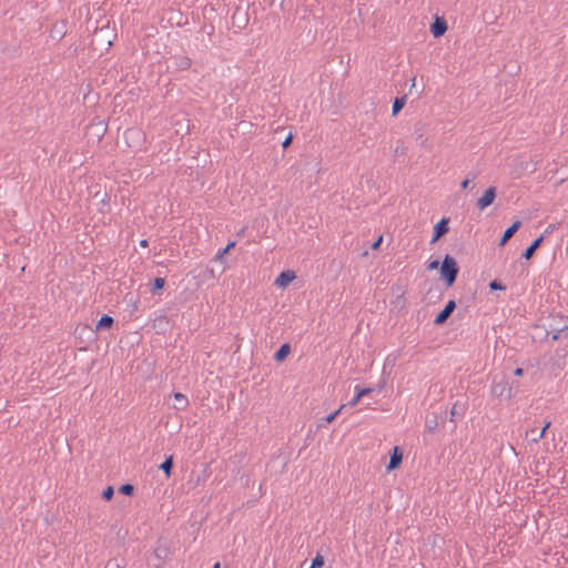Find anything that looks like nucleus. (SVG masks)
Segmentation results:
<instances>
[{
  "label": "nucleus",
  "mask_w": 568,
  "mask_h": 568,
  "mask_svg": "<svg viewBox=\"0 0 568 568\" xmlns=\"http://www.w3.org/2000/svg\"><path fill=\"white\" fill-rule=\"evenodd\" d=\"M458 272L459 267L456 260L452 255L446 254L440 266V278L444 281L447 287L454 285Z\"/></svg>",
  "instance_id": "f257e3e1"
},
{
  "label": "nucleus",
  "mask_w": 568,
  "mask_h": 568,
  "mask_svg": "<svg viewBox=\"0 0 568 568\" xmlns=\"http://www.w3.org/2000/svg\"><path fill=\"white\" fill-rule=\"evenodd\" d=\"M495 197H496V187L495 186L488 187L485 191V193L483 194V196L478 199L477 207L479 210H485L486 207H488L489 205H491L494 203Z\"/></svg>",
  "instance_id": "f03ea898"
},
{
  "label": "nucleus",
  "mask_w": 568,
  "mask_h": 568,
  "mask_svg": "<svg viewBox=\"0 0 568 568\" xmlns=\"http://www.w3.org/2000/svg\"><path fill=\"white\" fill-rule=\"evenodd\" d=\"M455 308H456L455 301L449 300L447 302V304L445 305V307L436 315L434 323L436 325L444 324L447 321V318L452 315V313L455 311Z\"/></svg>",
  "instance_id": "7ed1b4c3"
},
{
  "label": "nucleus",
  "mask_w": 568,
  "mask_h": 568,
  "mask_svg": "<svg viewBox=\"0 0 568 568\" xmlns=\"http://www.w3.org/2000/svg\"><path fill=\"white\" fill-rule=\"evenodd\" d=\"M447 31V22L444 18L436 17L434 22L430 24V32L434 38H439Z\"/></svg>",
  "instance_id": "20e7f679"
},
{
  "label": "nucleus",
  "mask_w": 568,
  "mask_h": 568,
  "mask_svg": "<svg viewBox=\"0 0 568 568\" xmlns=\"http://www.w3.org/2000/svg\"><path fill=\"white\" fill-rule=\"evenodd\" d=\"M448 222L449 220L446 219V217H443L440 221H438L436 223V225L434 226V231H433V236H432V243L436 242L437 240H439L443 235H445L447 232H448Z\"/></svg>",
  "instance_id": "39448f33"
},
{
  "label": "nucleus",
  "mask_w": 568,
  "mask_h": 568,
  "mask_svg": "<svg viewBox=\"0 0 568 568\" xmlns=\"http://www.w3.org/2000/svg\"><path fill=\"white\" fill-rule=\"evenodd\" d=\"M296 275L293 271H283L275 278L274 285L277 287H286L293 280H295Z\"/></svg>",
  "instance_id": "423d86ee"
},
{
  "label": "nucleus",
  "mask_w": 568,
  "mask_h": 568,
  "mask_svg": "<svg viewBox=\"0 0 568 568\" xmlns=\"http://www.w3.org/2000/svg\"><path fill=\"white\" fill-rule=\"evenodd\" d=\"M403 460V452L398 446H395L389 455V463L387 465V470H393L399 467Z\"/></svg>",
  "instance_id": "0eeeda50"
},
{
  "label": "nucleus",
  "mask_w": 568,
  "mask_h": 568,
  "mask_svg": "<svg viewBox=\"0 0 568 568\" xmlns=\"http://www.w3.org/2000/svg\"><path fill=\"white\" fill-rule=\"evenodd\" d=\"M560 322L562 323V325L560 327L552 328V332H554L552 336H551L552 341H558L560 338H568V318L560 317Z\"/></svg>",
  "instance_id": "6e6552de"
},
{
  "label": "nucleus",
  "mask_w": 568,
  "mask_h": 568,
  "mask_svg": "<svg viewBox=\"0 0 568 568\" xmlns=\"http://www.w3.org/2000/svg\"><path fill=\"white\" fill-rule=\"evenodd\" d=\"M520 225H521V222L517 220L509 227H507L499 241V246H504L513 237V235L519 230Z\"/></svg>",
  "instance_id": "1a4fd4ad"
},
{
  "label": "nucleus",
  "mask_w": 568,
  "mask_h": 568,
  "mask_svg": "<svg viewBox=\"0 0 568 568\" xmlns=\"http://www.w3.org/2000/svg\"><path fill=\"white\" fill-rule=\"evenodd\" d=\"M542 241H544V235H540L539 237L534 240L532 243L523 252L521 256L525 260H530L534 256L536 250L541 245Z\"/></svg>",
  "instance_id": "9d476101"
},
{
  "label": "nucleus",
  "mask_w": 568,
  "mask_h": 568,
  "mask_svg": "<svg viewBox=\"0 0 568 568\" xmlns=\"http://www.w3.org/2000/svg\"><path fill=\"white\" fill-rule=\"evenodd\" d=\"M551 426V422L550 420H547L544 425V427L541 428L540 433L537 434L536 429L535 428H531V429H528L526 432V436H531V442L534 443H538L541 438H544L547 429Z\"/></svg>",
  "instance_id": "9b49d317"
},
{
  "label": "nucleus",
  "mask_w": 568,
  "mask_h": 568,
  "mask_svg": "<svg viewBox=\"0 0 568 568\" xmlns=\"http://www.w3.org/2000/svg\"><path fill=\"white\" fill-rule=\"evenodd\" d=\"M174 64L178 70L184 71L191 68L192 60L186 55H179L175 58Z\"/></svg>",
  "instance_id": "f8f14e48"
},
{
  "label": "nucleus",
  "mask_w": 568,
  "mask_h": 568,
  "mask_svg": "<svg viewBox=\"0 0 568 568\" xmlns=\"http://www.w3.org/2000/svg\"><path fill=\"white\" fill-rule=\"evenodd\" d=\"M291 352V346L288 343H284L283 345H281V347L275 352L273 358L274 361L276 362H282L284 361L287 355L290 354Z\"/></svg>",
  "instance_id": "ddd939ff"
},
{
  "label": "nucleus",
  "mask_w": 568,
  "mask_h": 568,
  "mask_svg": "<svg viewBox=\"0 0 568 568\" xmlns=\"http://www.w3.org/2000/svg\"><path fill=\"white\" fill-rule=\"evenodd\" d=\"M174 399L176 400V405L174 406L178 410H185L189 406V399L187 397L182 393H174L173 394Z\"/></svg>",
  "instance_id": "4468645a"
},
{
  "label": "nucleus",
  "mask_w": 568,
  "mask_h": 568,
  "mask_svg": "<svg viewBox=\"0 0 568 568\" xmlns=\"http://www.w3.org/2000/svg\"><path fill=\"white\" fill-rule=\"evenodd\" d=\"M113 323H114V320L112 316H110L108 314H103L97 324V331H101L104 328H111Z\"/></svg>",
  "instance_id": "2eb2a0df"
},
{
  "label": "nucleus",
  "mask_w": 568,
  "mask_h": 568,
  "mask_svg": "<svg viewBox=\"0 0 568 568\" xmlns=\"http://www.w3.org/2000/svg\"><path fill=\"white\" fill-rule=\"evenodd\" d=\"M235 245H236V242H235V241H230L225 247L220 248V250L216 252V254H215V256H214V260H215V261H220V260H222V258L224 257V255H226V254H227L232 248H234V247H235Z\"/></svg>",
  "instance_id": "dca6fc26"
},
{
  "label": "nucleus",
  "mask_w": 568,
  "mask_h": 568,
  "mask_svg": "<svg viewBox=\"0 0 568 568\" xmlns=\"http://www.w3.org/2000/svg\"><path fill=\"white\" fill-rule=\"evenodd\" d=\"M172 468H173V456L170 455L160 465V469L163 470L165 473L166 478H169L171 476Z\"/></svg>",
  "instance_id": "f3484780"
},
{
  "label": "nucleus",
  "mask_w": 568,
  "mask_h": 568,
  "mask_svg": "<svg viewBox=\"0 0 568 568\" xmlns=\"http://www.w3.org/2000/svg\"><path fill=\"white\" fill-rule=\"evenodd\" d=\"M404 104H405V97L396 98L393 103V108H392L393 115H396L404 108Z\"/></svg>",
  "instance_id": "a211bd4d"
},
{
  "label": "nucleus",
  "mask_w": 568,
  "mask_h": 568,
  "mask_svg": "<svg viewBox=\"0 0 568 568\" xmlns=\"http://www.w3.org/2000/svg\"><path fill=\"white\" fill-rule=\"evenodd\" d=\"M165 280L163 277H155L152 284L151 292L155 294L158 291L164 287Z\"/></svg>",
  "instance_id": "6ab92c4d"
},
{
  "label": "nucleus",
  "mask_w": 568,
  "mask_h": 568,
  "mask_svg": "<svg viewBox=\"0 0 568 568\" xmlns=\"http://www.w3.org/2000/svg\"><path fill=\"white\" fill-rule=\"evenodd\" d=\"M355 393H357L358 397H364L365 395H368L373 392V388L371 387H361L359 385H356L354 388Z\"/></svg>",
  "instance_id": "aec40b11"
},
{
  "label": "nucleus",
  "mask_w": 568,
  "mask_h": 568,
  "mask_svg": "<svg viewBox=\"0 0 568 568\" xmlns=\"http://www.w3.org/2000/svg\"><path fill=\"white\" fill-rule=\"evenodd\" d=\"M324 566V558L321 554H317L313 560L310 568H322Z\"/></svg>",
  "instance_id": "412c9836"
},
{
  "label": "nucleus",
  "mask_w": 568,
  "mask_h": 568,
  "mask_svg": "<svg viewBox=\"0 0 568 568\" xmlns=\"http://www.w3.org/2000/svg\"><path fill=\"white\" fill-rule=\"evenodd\" d=\"M345 407V405H341V407L336 410H334L333 413L328 414L325 418H324V423L326 424H329L332 423L338 415L339 413L342 412V409Z\"/></svg>",
  "instance_id": "4be33fe9"
},
{
  "label": "nucleus",
  "mask_w": 568,
  "mask_h": 568,
  "mask_svg": "<svg viewBox=\"0 0 568 568\" xmlns=\"http://www.w3.org/2000/svg\"><path fill=\"white\" fill-rule=\"evenodd\" d=\"M119 491L125 496H131L134 491V487L131 484H123Z\"/></svg>",
  "instance_id": "5701e85b"
},
{
  "label": "nucleus",
  "mask_w": 568,
  "mask_h": 568,
  "mask_svg": "<svg viewBox=\"0 0 568 568\" xmlns=\"http://www.w3.org/2000/svg\"><path fill=\"white\" fill-rule=\"evenodd\" d=\"M114 495V490H113V487L112 486H108L103 491H102V498L104 500H111V498L113 497Z\"/></svg>",
  "instance_id": "b1692460"
},
{
  "label": "nucleus",
  "mask_w": 568,
  "mask_h": 568,
  "mask_svg": "<svg viewBox=\"0 0 568 568\" xmlns=\"http://www.w3.org/2000/svg\"><path fill=\"white\" fill-rule=\"evenodd\" d=\"M489 288H490L491 291H497V290H500V291H501V290H505V288H506V286H505L501 282H499V281H497V280H494V281H491V282L489 283Z\"/></svg>",
  "instance_id": "393cba45"
},
{
  "label": "nucleus",
  "mask_w": 568,
  "mask_h": 568,
  "mask_svg": "<svg viewBox=\"0 0 568 568\" xmlns=\"http://www.w3.org/2000/svg\"><path fill=\"white\" fill-rule=\"evenodd\" d=\"M105 568H123V565L116 559H111L108 561Z\"/></svg>",
  "instance_id": "a878e982"
},
{
  "label": "nucleus",
  "mask_w": 568,
  "mask_h": 568,
  "mask_svg": "<svg viewBox=\"0 0 568 568\" xmlns=\"http://www.w3.org/2000/svg\"><path fill=\"white\" fill-rule=\"evenodd\" d=\"M292 140L293 135L290 133L282 143L283 149H286L292 143Z\"/></svg>",
  "instance_id": "bb28decb"
},
{
  "label": "nucleus",
  "mask_w": 568,
  "mask_h": 568,
  "mask_svg": "<svg viewBox=\"0 0 568 568\" xmlns=\"http://www.w3.org/2000/svg\"><path fill=\"white\" fill-rule=\"evenodd\" d=\"M383 242V236H379L373 244H372V248L373 250H376L379 247L381 243Z\"/></svg>",
  "instance_id": "cd10ccee"
},
{
  "label": "nucleus",
  "mask_w": 568,
  "mask_h": 568,
  "mask_svg": "<svg viewBox=\"0 0 568 568\" xmlns=\"http://www.w3.org/2000/svg\"><path fill=\"white\" fill-rule=\"evenodd\" d=\"M438 265H439V261H438V260H434V261H432V262L428 264V268H429V270H435V268H437V267H438Z\"/></svg>",
  "instance_id": "c85d7f7f"
},
{
  "label": "nucleus",
  "mask_w": 568,
  "mask_h": 568,
  "mask_svg": "<svg viewBox=\"0 0 568 568\" xmlns=\"http://www.w3.org/2000/svg\"><path fill=\"white\" fill-rule=\"evenodd\" d=\"M361 397H358L357 393H355V396L353 399L348 403L349 406H355L359 402Z\"/></svg>",
  "instance_id": "c756f323"
},
{
  "label": "nucleus",
  "mask_w": 568,
  "mask_h": 568,
  "mask_svg": "<svg viewBox=\"0 0 568 568\" xmlns=\"http://www.w3.org/2000/svg\"><path fill=\"white\" fill-rule=\"evenodd\" d=\"M471 180L470 179H466L464 180L462 183H460V186L463 190H466L468 189L469 184H470Z\"/></svg>",
  "instance_id": "7c9ffc66"
},
{
  "label": "nucleus",
  "mask_w": 568,
  "mask_h": 568,
  "mask_svg": "<svg viewBox=\"0 0 568 568\" xmlns=\"http://www.w3.org/2000/svg\"><path fill=\"white\" fill-rule=\"evenodd\" d=\"M514 373H515V375H517V376H521V375H523V373H524V369H523V368H520V367H517V368L515 369V372H514Z\"/></svg>",
  "instance_id": "2f4dec72"
},
{
  "label": "nucleus",
  "mask_w": 568,
  "mask_h": 568,
  "mask_svg": "<svg viewBox=\"0 0 568 568\" xmlns=\"http://www.w3.org/2000/svg\"><path fill=\"white\" fill-rule=\"evenodd\" d=\"M148 245H149L148 240H145V239H144V240H141V241H140V246H142V247H146Z\"/></svg>",
  "instance_id": "473e14b6"
},
{
  "label": "nucleus",
  "mask_w": 568,
  "mask_h": 568,
  "mask_svg": "<svg viewBox=\"0 0 568 568\" xmlns=\"http://www.w3.org/2000/svg\"><path fill=\"white\" fill-rule=\"evenodd\" d=\"M434 425H436V422H434ZM434 427H435V426H433V424L427 425V429H428L429 432H432V430L434 429Z\"/></svg>",
  "instance_id": "72a5a7b5"
},
{
  "label": "nucleus",
  "mask_w": 568,
  "mask_h": 568,
  "mask_svg": "<svg viewBox=\"0 0 568 568\" xmlns=\"http://www.w3.org/2000/svg\"><path fill=\"white\" fill-rule=\"evenodd\" d=\"M552 230H554V226H551V225H550V226H548V229L546 230V233H549V232H550V231H552Z\"/></svg>",
  "instance_id": "f704fd0d"
},
{
  "label": "nucleus",
  "mask_w": 568,
  "mask_h": 568,
  "mask_svg": "<svg viewBox=\"0 0 568 568\" xmlns=\"http://www.w3.org/2000/svg\"><path fill=\"white\" fill-rule=\"evenodd\" d=\"M456 415V412H455V406L453 407L452 409V416Z\"/></svg>",
  "instance_id": "c9c22d12"
},
{
  "label": "nucleus",
  "mask_w": 568,
  "mask_h": 568,
  "mask_svg": "<svg viewBox=\"0 0 568 568\" xmlns=\"http://www.w3.org/2000/svg\"><path fill=\"white\" fill-rule=\"evenodd\" d=\"M220 567H221V566H220V562H216V564L213 566V568H220Z\"/></svg>",
  "instance_id": "e433bc0d"
}]
</instances>
